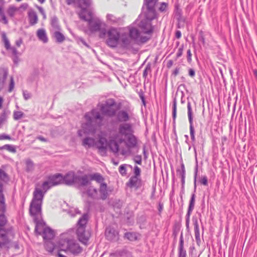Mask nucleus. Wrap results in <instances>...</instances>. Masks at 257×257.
Wrapping results in <instances>:
<instances>
[{"mask_svg": "<svg viewBox=\"0 0 257 257\" xmlns=\"http://www.w3.org/2000/svg\"><path fill=\"white\" fill-rule=\"evenodd\" d=\"M37 35L38 38L44 43H47L48 42V38L45 31L44 29H39L37 31Z\"/></svg>", "mask_w": 257, "mask_h": 257, "instance_id": "5701e85b", "label": "nucleus"}, {"mask_svg": "<svg viewBox=\"0 0 257 257\" xmlns=\"http://www.w3.org/2000/svg\"><path fill=\"white\" fill-rule=\"evenodd\" d=\"M36 8L39 12L43 16L44 18H46V15L43 8L38 6H36Z\"/></svg>", "mask_w": 257, "mask_h": 257, "instance_id": "4d7b16f0", "label": "nucleus"}, {"mask_svg": "<svg viewBox=\"0 0 257 257\" xmlns=\"http://www.w3.org/2000/svg\"><path fill=\"white\" fill-rule=\"evenodd\" d=\"M44 195L38 188H35L30 205L29 212L36 223L39 222L41 218V206Z\"/></svg>", "mask_w": 257, "mask_h": 257, "instance_id": "7ed1b4c3", "label": "nucleus"}, {"mask_svg": "<svg viewBox=\"0 0 257 257\" xmlns=\"http://www.w3.org/2000/svg\"><path fill=\"white\" fill-rule=\"evenodd\" d=\"M127 185L130 188H138L140 187L142 185V181L139 177L138 176H133L132 177L128 183Z\"/></svg>", "mask_w": 257, "mask_h": 257, "instance_id": "f3484780", "label": "nucleus"}, {"mask_svg": "<svg viewBox=\"0 0 257 257\" xmlns=\"http://www.w3.org/2000/svg\"><path fill=\"white\" fill-rule=\"evenodd\" d=\"M7 140L10 141L11 140V138L9 136L5 135V134L0 135V141H3V140Z\"/></svg>", "mask_w": 257, "mask_h": 257, "instance_id": "8fccbe9b", "label": "nucleus"}, {"mask_svg": "<svg viewBox=\"0 0 257 257\" xmlns=\"http://www.w3.org/2000/svg\"><path fill=\"white\" fill-rule=\"evenodd\" d=\"M54 36L57 41L59 43L63 42L65 39L64 35L59 32H55Z\"/></svg>", "mask_w": 257, "mask_h": 257, "instance_id": "473e14b6", "label": "nucleus"}, {"mask_svg": "<svg viewBox=\"0 0 257 257\" xmlns=\"http://www.w3.org/2000/svg\"><path fill=\"white\" fill-rule=\"evenodd\" d=\"M134 173L135 176H138V177H139L141 174V169L138 166H136L134 168Z\"/></svg>", "mask_w": 257, "mask_h": 257, "instance_id": "09e8293b", "label": "nucleus"}, {"mask_svg": "<svg viewBox=\"0 0 257 257\" xmlns=\"http://www.w3.org/2000/svg\"><path fill=\"white\" fill-rule=\"evenodd\" d=\"M117 109L115 102L113 99H108L105 103L101 107L102 112L107 116H113Z\"/></svg>", "mask_w": 257, "mask_h": 257, "instance_id": "9d476101", "label": "nucleus"}, {"mask_svg": "<svg viewBox=\"0 0 257 257\" xmlns=\"http://www.w3.org/2000/svg\"><path fill=\"white\" fill-rule=\"evenodd\" d=\"M23 43V40L22 39H20L19 40L16 41V45L17 47H20L22 44Z\"/></svg>", "mask_w": 257, "mask_h": 257, "instance_id": "052dcab7", "label": "nucleus"}, {"mask_svg": "<svg viewBox=\"0 0 257 257\" xmlns=\"http://www.w3.org/2000/svg\"><path fill=\"white\" fill-rule=\"evenodd\" d=\"M183 48L182 47H180L178 50V51L176 53V56H177V58H179L180 57L182 54H183Z\"/></svg>", "mask_w": 257, "mask_h": 257, "instance_id": "6e6d98bb", "label": "nucleus"}, {"mask_svg": "<svg viewBox=\"0 0 257 257\" xmlns=\"http://www.w3.org/2000/svg\"><path fill=\"white\" fill-rule=\"evenodd\" d=\"M167 6H168L167 4H166L165 3H162L161 4V6H160V8H159L160 11H161V12L164 11L166 9Z\"/></svg>", "mask_w": 257, "mask_h": 257, "instance_id": "5fc2aeb1", "label": "nucleus"}, {"mask_svg": "<svg viewBox=\"0 0 257 257\" xmlns=\"http://www.w3.org/2000/svg\"><path fill=\"white\" fill-rule=\"evenodd\" d=\"M187 60L189 62H191L192 61V53L190 49L187 50Z\"/></svg>", "mask_w": 257, "mask_h": 257, "instance_id": "13d9d810", "label": "nucleus"}, {"mask_svg": "<svg viewBox=\"0 0 257 257\" xmlns=\"http://www.w3.org/2000/svg\"><path fill=\"white\" fill-rule=\"evenodd\" d=\"M61 251H63L62 250H61L60 249L59 250V251L58 253V257H67L66 256H65V255L63 254L62 253H61Z\"/></svg>", "mask_w": 257, "mask_h": 257, "instance_id": "774afa93", "label": "nucleus"}, {"mask_svg": "<svg viewBox=\"0 0 257 257\" xmlns=\"http://www.w3.org/2000/svg\"><path fill=\"white\" fill-rule=\"evenodd\" d=\"M88 220V215L86 214H84L79 219L77 224V228H85L86 224Z\"/></svg>", "mask_w": 257, "mask_h": 257, "instance_id": "b1692460", "label": "nucleus"}, {"mask_svg": "<svg viewBox=\"0 0 257 257\" xmlns=\"http://www.w3.org/2000/svg\"><path fill=\"white\" fill-rule=\"evenodd\" d=\"M187 110L189 122H193L192 110L190 103L187 104Z\"/></svg>", "mask_w": 257, "mask_h": 257, "instance_id": "72a5a7b5", "label": "nucleus"}, {"mask_svg": "<svg viewBox=\"0 0 257 257\" xmlns=\"http://www.w3.org/2000/svg\"><path fill=\"white\" fill-rule=\"evenodd\" d=\"M193 223L194 226V232H195V236L196 240L198 241L200 240V231H199V224L198 222V220L197 219H193Z\"/></svg>", "mask_w": 257, "mask_h": 257, "instance_id": "393cba45", "label": "nucleus"}, {"mask_svg": "<svg viewBox=\"0 0 257 257\" xmlns=\"http://www.w3.org/2000/svg\"><path fill=\"white\" fill-rule=\"evenodd\" d=\"M28 20L29 24L31 26H34L38 23V17L36 12L33 10H30L28 13Z\"/></svg>", "mask_w": 257, "mask_h": 257, "instance_id": "6ab92c4d", "label": "nucleus"}, {"mask_svg": "<svg viewBox=\"0 0 257 257\" xmlns=\"http://www.w3.org/2000/svg\"><path fill=\"white\" fill-rule=\"evenodd\" d=\"M18 11L19 9L18 8H16L14 6H11L7 10V13L10 17H13Z\"/></svg>", "mask_w": 257, "mask_h": 257, "instance_id": "c756f323", "label": "nucleus"}, {"mask_svg": "<svg viewBox=\"0 0 257 257\" xmlns=\"http://www.w3.org/2000/svg\"><path fill=\"white\" fill-rule=\"evenodd\" d=\"M117 119L120 121H127L130 119L129 113L125 110H121L117 114Z\"/></svg>", "mask_w": 257, "mask_h": 257, "instance_id": "412c9836", "label": "nucleus"}, {"mask_svg": "<svg viewBox=\"0 0 257 257\" xmlns=\"http://www.w3.org/2000/svg\"><path fill=\"white\" fill-rule=\"evenodd\" d=\"M128 29L129 35L127 36L126 34L125 35L129 38L130 40V46H131L134 41H137L141 43H145L147 42L149 39H150V36L152 33V32L149 34L146 33V34L149 35V37H140V33L136 28L133 27H129Z\"/></svg>", "mask_w": 257, "mask_h": 257, "instance_id": "1a4fd4ad", "label": "nucleus"}, {"mask_svg": "<svg viewBox=\"0 0 257 257\" xmlns=\"http://www.w3.org/2000/svg\"><path fill=\"white\" fill-rule=\"evenodd\" d=\"M46 249L49 252H52L54 249L53 244L51 242H48L45 244Z\"/></svg>", "mask_w": 257, "mask_h": 257, "instance_id": "a19ab883", "label": "nucleus"}, {"mask_svg": "<svg viewBox=\"0 0 257 257\" xmlns=\"http://www.w3.org/2000/svg\"><path fill=\"white\" fill-rule=\"evenodd\" d=\"M5 210L4 198L3 196L0 197V214H3Z\"/></svg>", "mask_w": 257, "mask_h": 257, "instance_id": "e433bc0d", "label": "nucleus"}, {"mask_svg": "<svg viewBox=\"0 0 257 257\" xmlns=\"http://www.w3.org/2000/svg\"><path fill=\"white\" fill-rule=\"evenodd\" d=\"M86 194L88 196L93 197L97 198L98 197V194L96 189L92 186H90L86 191Z\"/></svg>", "mask_w": 257, "mask_h": 257, "instance_id": "cd10ccee", "label": "nucleus"}, {"mask_svg": "<svg viewBox=\"0 0 257 257\" xmlns=\"http://www.w3.org/2000/svg\"><path fill=\"white\" fill-rule=\"evenodd\" d=\"M177 117V103L176 102H174L173 106V117L174 120L176 119Z\"/></svg>", "mask_w": 257, "mask_h": 257, "instance_id": "c03bdc74", "label": "nucleus"}, {"mask_svg": "<svg viewBox=\"0 0 257 257\" xmlns=\"http://www.w3.org/2000/svg\"><path fill=\"white\" fill-rule=\"evenodd\" d=\"M199 182L201 184H202L204 186L208 185V179L206 176H202L200 178Z\"/></svg>", "mask_w": 257, "mask_h": 257, "instance_id": "79ce46f5", "label": "nucleus"}, {"mask_svg": "<svg viewBox=\"0 0 257 257\" xmlns=\"http://www.w3.org/2000/svg\"><path fill=\"white\" fill-rule=\"evenodd\" d=\"M1 149H6L12 153H15L16 152L15 148L13 146L10 145H6L2 147Z\"/></svg>", "mask_w": 257, "mask_h": 257, "instance_id": "58836bf2", "label": "nucleus"}, {"mask_svg": "<svg viewBox=\"0 0 257 257\" xmlns=\"http://www.w3.org/2000/svg\"><path fill=\"white\" fill-rule=\"evenodd\" d=\"M7 75H8V72L4 70H3V78H2V85L4 83V82L6 79V78L7 77Z\"/></svg>", "mask_w": 257, "mask_h": 257, "instance_id": "3c124183", "label": "nucleus"}, {"mask_svg": "<svg viewBox=\"0 0 257 257\" xmlns=\"http://www.w3.org/2000/svg\"><path fill=\"white\" fill-rule=\"evenodd\" d=\"M113 16L111 14H108L107 15V18L108 20L110 21H113Z\"/></svg>", "mask_w": 257, "mask_h": 257, "instance_id": "69168bd1", "label": "nucleus"}, {"mask_svg": "<svg viewBox=\"0 0 257 257\" xmlns=\"http://www.w3.org/2000/svg\"><path fill=\"white\" fill-rule=\"evenodd\" d=\"M137 144V139L133 134L125 138V147L126 149L127 154L130 153L131 149L136 147Z\"/></svg>", "mask_w": 257, "mask_h": 257, "instance_id": "ddd939ff", "label": "nucleus"}, {"mask_svg": "<svg viewBox=\"0 0 257 257\" xmlns=\"http://www.w3.org/2000/svg\"><path fill=\"white\" fill-rule=\"evenodd\" d=\"M28 7V4L24 3L21 5V6L19 8H18L19 9V10L20 9H23V10H26Z\"/></svg>", "mask_w": 257, "mask_h": 257, "instance_id": "bf43d9fd", "label": "nucleus"}, {"mask_svg": "<svg viewBox=\"0 0 257 257\" xmlns=\"http://www.w3.org/2000/svg\"><path fill=\"white\" fill-rule=\"evenodd\" d=\"M82 145L85 148L95 147L96 141L92 138H86L83 140Z\"/></svg>", "mask_w": 257, "mask_h": 257, "instance_id": "4be33fe9", "label": "nucleus"}, {"mask_svg": "<svg viewBox=\"0 0 257 257\" xmlns=\"http://www.w3.org/2000/svg\"><path fill=\"white\" fill-rule=\"evenodd\" d=\"M0 238L2 241L0 240V246H1L3 244L6 243L8 242V239L6 236V232L2 229H0Z\"/></svg>", "mask_w": 257, "mask_h": 257, "instance_id": "7c9ffc66", "label": "nucleus"}, {"mask_svg": "<svg viewBox=\"0 0 257 257\" xmlns=\"http://www.w3.org/2000/svg\"><path fill=\"white\" fill-rule=\"evenodd\" d=\"M63 182L67 185H72L77 182V176L74 172H70L63 177Z\"/></svg>", "mask_w": 257, "mask_h": 257, "instance_id": "dca6fc26", "label": "nucleus"}, {"mask_svg": "<svg viewBox=\"0 0 257 257\" xmlns=\"http://www.w3.org/2000/svg\"><path fill=\"white\" fill-rule=\"evenodd\" d=\"M35 230L39 234L41 233V231L43 230V238L45 239H51L54 236V231L49 227H44L40 222L36 223Z\"/></svg>", "mask_w": 257, "mask_h": 257, "instance_id": "9b49d317", "label": "nucleus"}, {"mask_svg": "<svg viewBox=\"0 0 257 257\" xmlns=\"http://www.w3.org/2000/svg\"><path fill=\"white\" fill-rule=\"evenodd\" d=\"M89 22L90 28L92 31H98L99 30L101 23L99 20H93L92 18V14L91 13V18L89 20H85Z\"/></svg>", "mask_w": 257, "mask_h": 257, "instance_id": "a211bd4d", "label": "nucleus"}, {"mask_svg": "<svg viewBox=\"0 0 257 257\" xmlns=\"http://www.w3.org/2000/svg\"><path fill=\"white\" fill-rule=\"evenodd\" d=\"M95 148L98 149L100 154L103 155L106 153L107 148H108V143L107 142L105 138L100 137L99 140L96 142Z\"/></svg>", "mask_w": 257, "mask_h": 257, "instance_id": "4468645a", "label": "nucleus"}, {"mask_svg": "<svg viewBox=\"0 0 257 257\" xmlns=\"http://www.w3.org/2000/svg\"><path fill=\"white\" fill-rule=\"evenodd\" d=\"M133 134L131 126L129 124H122L119 126L118 133L115 136L121 138H126Z\"/></svg>", "mask_w": 257, "mask_h": 257, "instance_id": "f8f14e48", "label": "nucleus"}, {"mask_svg": "<svg viewBox=\"0 0 257 257\" xmlns=\"http://www.w3.org/2000/svg\"><path fill=\"white\" fill-rule=\"evenodd\" d=\"M99 198L105 199L107 197V185L106 183H103L100 184V189L99 191Z\"/></svg>", "mask_w": 257, "mask_h": 257, "instance_id": "aec40b11", "label": "nucleus"}, {"mask_svg": "<svg viewBox=\"0 0 257 257\" xmlns=\"http://www.w3.org/2000/svg\"><path fill=\"white\" fill-rule=\"evenodd\" d=\"M195 203V194H192L191 200L190 201L189 208L188 212L192 211L194 206Z\"/></svg>", "mask_w": 257, "mask_h": 257, "instance_id": "ea45409f", "label": "nucleus"}, {"mask_svg": "<svg viewBox=\"0 0 257 257\" xmlns=\"http://www.w3.org/2000/svg\"><path fill=\"white\" fill-rule=\"evenodd\" d=\"M134 161L136 163L141 165L142 164V158L140 156H136L134 159Z\"/></svg>", "mask_w": 257, "mask_h": 257, "instance_id": "603ef678", "label": "nucleus"}, {"mask_svg": "<svg viewBox=\"0 0 257 257\" xmlns=\"http://www.w3.org/2000/svg\"><path fill=\"white\" fill-rule=\"evenodd\" d=\"M15 85L14 80L12 77H11V80H10V87L9 89V91L10 92H12L13 90L14 89Z\"/></svg>", "mask_w": 257, "mask_h": 257, "instance_id": "de8ad7c7", "label": "nucleus"}, {"mask_svg": "<svg viewBox=\"0 0 257 257\" xmlns=\"http://www.w3.org/2000/svg\"><path fill=\"white\" fill-rule=\"evenodd\" d=\"M119 172L122 175H124L126 174L125 165H122L119 166Z\"/></svg>", "mask_w": 257, "mask_h": 257, "instance_id": "a18cd8bd", "label": "nucleus"}, {"mask_svg": "<svg viewBox=\"0 0 257 257\" xmlns=\"http://www.w3.org/2000/svg\"><path fill=\"white\" fill-rule=\"evenodd\" d=\"M76 234L78 240L83 243H86L90 237L89 233L86 232L84 228H77Z\"/></svg>", "mask_w": 257, "mask_h": 257, "instance_id": "2eb2a0df", "label": "nucleus"}, {"mask_svg": "<svg viewBox=\"0 0 257 257\" xmlns=\"http://www.w3.org/2000/svg\"><path fill=\"white\" fill-rule=\"evenodd\" d=\"M158 0H145V4L147 7V13L141 14L137 21L138 25L142 33L151 34L153 32V27L151 21L155 18V6Z\"/></svg>", "mask_w": 257, "mask_h": 257, "instance_id": "f257e3e1", "label": "nucleus"}, {"mask_svg": "<svg viewBox=\"0 0 257 257\" xmlns=\"http://www.w3.org/2000/svg\"><path fill=\"white\" fill-rule=\"evenodd\" d=\"M63 182V177L60 174L50 176L48 180L42 183H39L35 186V188H38L44 194L52 187L59 185Z\"/></svg>", "mask_w": 257, "mask_h": 257, "instance_id": "0eeeda50", "label": "nucleus"}, {"mask_svg": "<svg viewBox=\"0 0 257 257\" xmlns=\"http://www.w3.org/2000/svg\"><path fill=\"white\" fill-rule=\"evenodd\" d=\"M59 248L61 250L74 255L80 253L82 250L76 240L70 238L61 240L59 244Z\"/></svg>", "mask_w": 257, "mask_h": 257, "instance_id": "423d86ee", "label": "nucleus"}, {"mask_svg": "<svg viewBox=\"0 0 257 257\" xmlns=\"http://www.w3.org/2000/svg\"><path fill=\"white\" fill-rule=\"evenodd\" d=\"M6 223V219L3 214H0V226H3Z\"/></svg>", "mask_w": 257, "mask_h": 257, "instance_id": "49530a36", "label": "nucleus"}, {"mask_svg": "<svg viewBox=\"0 0 257 257\" xmlns=\"http://www.w3.org/2000/svg\"><path fill=\"white\" fill-rule=\"evenodd\" d=\"M179 250V253H182L183 252H186L185 250L184 249L183 240L182 239V237H181V238H180Z\"/></svg>", "mask_w": 257, "mask_h": 257, "instance_id": "37998d69", "label": "nucleus"}, {"mask_svg": "<svg viewBox=\"0 0 257 257\" xmlns=\"http://www.w3.org/2000/svg\"><path fill=\"white\" fill-rule=\"evenodd\" d=\"M106 44L110 47L114 48L119 45L127 48L130 47V40L125 34H120L116 28H111L106 32Z\"/></svg>", "mask_w": 257, "mask_h": 257, "instance_id": "f03ea898", "label": "nucleus"}, {"mask_svg": "<svg viewBox=\"0 0 257 257\" xmlns=\"http://www.w3.org/2000/svg\"><path fill=\"white\" fill-rule=\"evenodd\" d=\"M85 123L82 124V130L79 131V135L81 136L82 133L90 134L95 133L94 127L99 125L102 118L95 110L87 113L84 116Z\"/></svg>", "mask_w": 257, "mask_h": 257, "instance_id": "20e7f679", "label": "nucleus"}, {"mask_svg": "<svg viewBox=\"0 0 257 257\" xmlns=\"http://www.w3.org/2000/svg\"><path fill=\"white\" fill-rule=\"evenodd\" d=\"M0 178L4 180L7 179V174L4 171L2 170H0Z\"/></svg>", "mask_w": 257, "mask_h": 257, "instance_id": "864d4df0", "label": "nucleus"}, {"mask_svg": "<svg viewBox=\"0 0 257 257\" xmlns=\"http://www.w3.org/2000/svg\"><path fill=\"white\" fill-rule=\"evenodd\" d=\"M89 182V177L87 175H84L81 177L77 176V182L79 184L84 186Z\"/></svg>", "mask_w": 257, "mask_h": 257, "instance_id": "bb28decb", "label": "nucleus"}, {"mask_svg": "<svg viewBox=\"0 0 257 257\" xmlns=\"http://www.w3.org/2000/svg\"><path fill=\"white\" fill-rule=\"evenodd\" d=\"M23 115V112L21 111H15L13 114L14 119L15 120H18L22 118Z\"/></svg>", "mask_w": 257, "mask_h": 257, "instance_id": "4c0bfd02", "label": "nucleus"}, {"mask_svg": "<svg viewBox=\"0 0 257 257\" xmlns=\"http://www.w3.org/2000/svg\"><path fill=\"white\" fill-rule=\"evenodd\" d=\"M181 32L179 31H177L176 33V38H177L178 39H179L181 37Z\"/></svg>", "mask_w": 257, "mask_h": 257, "instance_id": "0e129e2a", "label": "nucleus"}, {"mask_svg": "<svg viewBox=\"0 0 257 257\" xmlns=\"http://www.w3.org/2000/svg\"><path fill=\"white\" fill-rule=\"evenodd\" d=\"M3 41L4 43L5 47L7 50H10L11 47L8 38L5 33L2 34Z\"/></svg>", "mask_w": 257, "mask_h": 257, "instance_id": "2f4dec72", "label": "nucleus"}, {"mask_svg": "<svg viewBox=\"0 0 257 257\" xmlns=\"http://www.w3.org/2000/svg\"><path fill=\"white\" fill-rule=\"evenodd\" d=\"M124 236L131 241H133L137 239L136 234L132 232L126 233L124 235Z\"/></svg>", "mask_w": 257, "mask_h": 257, "instance_id": "c9c22d12", "label": "nucleus"}, {"mask_svg": "<svg viewBox=\"0 0 257 257\" xmlns=\"http://www.w3.org/2000/svg\"><path fill=\"white\" fill-rule=\"evenodd\" d=\"M90 178L91 180H93L96 181L97 182L101 184V183H103L104 179L99 174L96 173L93 175H91L90 176Z\"/></svg>", "mask_w": 257, "mask_h": 257, "instance_id": "c85d7f7f", "label": "nucleus"}, {"mask_svg": "<svg viewBox=\"0 0 257 257\" xmlns=\"http://www.w3.org/2000/svg\"><path fill=\"white\" fill-rule=\"evenodd\" d=\"M189 130H190V134L191 136V140L193 141H194L195 140V131L193 125V122H189Z\"/></svg>", "mask_w": 257, "mask_h": 257, "instance_id": "f704fd0d", "label": "nucleus"}, {"mask_svg": "<svg viewBox=\"0 0 257 257\" xmlns=\"http://www.w3.org/2000/svg\"><path fill=\"white\" fill-rule=\"evenodd\" d=\"M108 148L114 154L119 153L122 155H127L124 138H118L114 136L108 142Z\"/></svg>", "mask_w": 257, "mask_h": 257, "instance_id": "6e6552de", "label": "nucleus"}, {"mask_svg": "<svg viewBox=\"0 0 257 257\" xmlns=\"http://www.w3.org/2000/svg\"><path fill=\"white\" fill-rule=\"evenodd\" d=\"M179 69L177 68L174 70V71L173 72V74L175 76H176L179 74Z\"/></svg>", "mask_w": 257, "mask_h": 257, "instance_id": "338daca9", "label": "nucleus"}, {"mask_svg": "<svg viewBox=\"0 0 257 257\" xmlns=\"http://www.w3.org/2000/svg\"><path fill=\"white\" fill-rule=\"evenodd\" d=\"M0 22L4 25H7L9 23L8 20L5 14L4 7H0Z\"/></svg>", "mask_w": 257, "mask_h": 257, "instance_id": "a878e982", "label": "nucleus"}, {"mask_svg": "<svg viewBox=\"0 0 257 257\" xmlns=\"http://www.w3.org/2000/svg\"><path fill=\"white\" fill-rule=\"evenodd\" d=\"M68 5H76L80 9L78 15L83 20H89L91 18V12L87 9L91 5L90 0H66Z\"/></svg>", "mask_w": 257, "mask_h": 257, "instance_id": "39448f33", "label": "nucleus"}, {"mask_svg": "<svg viewBox=\"0 0 257 257\" xmlns=\"http://www.w3.org/2000/svg\"><path fill=\"white\" fill-rule=\"evenodd\" d=\"M195 71H194V70H193L192 69H190L189 70V75L193 77L195 76Z\"/></svg>", "mask_w": 257, "mask_h": 257, "instance_id": "680f3d73", "label": "nucleus"}, {"mask_svg": "<svg viewBox=\"0 0 257 257\" xmlns=\"http://www.w3.org/2000/svg\"><path fill=\"white\" fill-rule=\"evenodd\" d=\"M10 50L12 51L14 55H16L17 54V51L16 48L11 47Z\"/></svg>", "mask_w": 257, "mask_h": 257, "instance_id": "e2e57ef3", "label": "nucleus"}]
</instances>
